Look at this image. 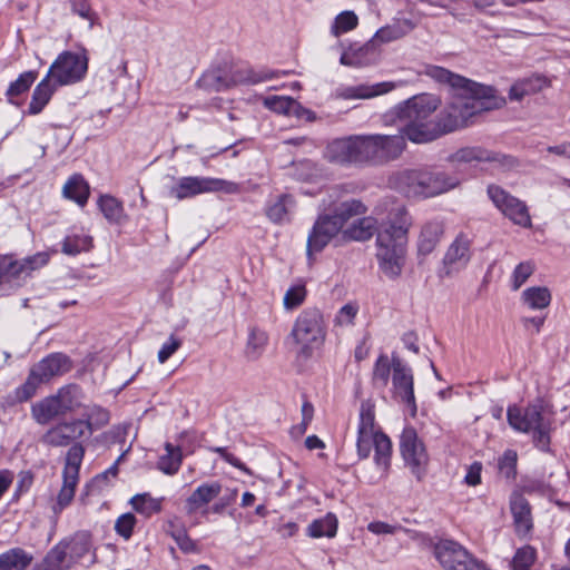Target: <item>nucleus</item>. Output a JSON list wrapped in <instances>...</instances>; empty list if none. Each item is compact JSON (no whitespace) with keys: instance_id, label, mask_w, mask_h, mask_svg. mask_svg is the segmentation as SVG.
I'll return each mask as SVG.
<instances>
[{"instance_id":"nucleus-57","label":"nucleus","mask_w":570,"mask_h":570,"mask_svg":"<svg viewBox=\"0 0 570 570\" xmlns=\"http://www.w3.org/2000/svg\"><path fill=\"white\" fill-rule=\"evenodd\" d=\"M181 345V342L170 336L169 342L165 343L158 352V361L165 363Z\"/></svg>"},{"instance_id":"nucleus-13","label":"nucleus","mask_w":570,"mask_h":570,"mask_svg":"<svg viewBox=\"0 0 570 570\" xmlns=\"http://www.w3.org/2000/svg\"><path fill=\"white\" fill-rule=\"evenodd\" d=\"M400 448L405 464L411 468L417 480L422 479L428 463L425 448L413 428H405L401 434Z\"/></svg>"},{"instance_id":"nucleus-34","label":"nucleus","mask_w":570,"mask_h":570,"mask_svg":"<svg viewBox=\"0 0 570 570\" xmlns=\"http://www.w3.org/2000/svg\"><path fill=\"white\" fill-rule=\"evenodd\" d=\"M63 195L83 206L89 196V186L80 175H75L63 186Z\"/></svg>"},{"instance_id":"nucleus-53","label":"nucleus","mask_w":570,"mask_h":570,"mask_svg":"<svg viewBox=\"0 0 570 570\" xmlns=\"http://www.w3.org/2000/svg\"><path fill=\"white\" fill-rule=\"evenodd\" d=\"M357 24V16L353 11H344L335 19V32H347Z\"/></svg>"},{"instance_id":"nucleus-20","label":"nucleus","mask_w":570,"mask_h":570,"mask_svg":"<svg viewBox=\"0 0 570 570\" xmlns=\"http://www.w3.org/2000/svg\"><path fill=\"white\" fill-rule=\"evenodd\" d=\"M48 259L47 253H38L22 261L1 259L6 283L20 278L22 275H29L32 271L46 265Z\"/></svg>"},{"instance_id":"nucleus-15","label":"nucleus","mask_w":570,"mask_h":570,"mask_svg":"<svg viewBox=\"0 0 570 570\" xmlns=\"http://www.w3.org/2000/svg\"><path fill=\"white\" fill-rule=\"evenodd\" d=\"M392 383L394 397L404 403L411 414L416 413V403L413 390V375L405 363L395 354L392 355Z\"/></svg>"},{"instance_id":"nucleus-11","label":"nucleus","mask_w":570,"mask_h":570,"mask_svg":"<svg viewBox=\"0 0 570 570\" xmlns=\"http://www.w3.org/2000/svg\"><path fill=\"white\" fill-rule=\"evenodd\" d=\"M88 69L85 55L65 51L58 56L48 71L56 86H65L81 80Z\"/></svg>"},{"instance_id":"nucleus-4","label":"nucleus","mask_w":570,"mask_h":570,"mask_svg":"<svg viewBox=\"0 0 570 570\" xmlns=\"http://www.w3.org/2000/svg\"><path fill=\"white\" fill-rule=\"evenodd\" d=\"M438 100L431 96H414L395 108L400 131L413 142L425 144L435 140L433 114Z\"/></svg>"},{"instance_id":"nucleus-46","label":"nucleus","mask_w":570,"mask_h":570,"mask_svg":"<svg viewBox=\"0 0 570 570\" xmlns=\"http://www.w3.org/2000/svg\"><path fill=\"white\" fill-rule=\"evenodd\" d=\"M534 564V549L525 546L517 550L512 560L513 570H532Z\"/></svg>"},{"instance_id":"nucleus-26","label":"nucleus","mask_w":570,"mask_h":570,"mask_svg":"<svg viewBox=\"0 0 570 570\" xmlns=\"http://www.w3.org/2000/svg\"><path fill=\"white\" fill-rule=\"evenodd\" d=\"M393 88L391 82H380L373 86L360 85L343 88L337 91L336 96L343 99H368L389 92Z\"/></svg>"},{"instance_id":"nucleus-28","label":"nucleus","mask_w":570,"mask_h":570,"mask_svg":"<svg viewBox=\"0 0 570 570\" xmlns=\"http://www.w3.org/2000/svg\"><path fill=\"white\" fill-rule=\"evenodd\" d=\"M374 39L366 45L354 49L351 47L341 56V63L351 67H362L374 60Z\"/></svg>"},{"instance_id":"nucleus-52","label":"nucleus","mask_w":570,"mask_h":570,"mask_svg":"<svg viewBox=\"0 0 570 570\" xmlns=\"http://www.w3.org/2000/svg\"><path fill=\"white\" fill-rule=\"evenodd\" d=\"M91 239L81 237H67L62 244V252L68 255L79 254L81 250L89 248Z\"/></svg>"},{"instance_id":"nucleus-38","label":"nucleus","mask_w":570,"mask_h":570,"mask_svg":"<svg viewBox=\"0 0 570 570\" xmlns=\"http://www.w3.org/2000/svg\"><path fill=\"white\" fill-rule=\"evenodd\" d=\"M366 210L365 206L362 204V202L357 199H350L346 202H343L338 204L333 213V217L335 219L341 220V226L343 225L352 217L358 216L364 214Z\"/></svg>"},{"instance_id":"nucleus-16","label":"nucleus","mask_w":570,"mask_h":570,"mask_svg":"<svg viewBox=\"0 0 570 570\" xmlns=\"http://www.w3.org/2000/svg\"><path fill=\"white\" fill-rule=\"evenodd\" d=\"M488 194L494 205L514 224L530 226L531 217L527 206L499 186H489Z\"/></svg>"},{"instance_id":"nucleus-62","label":"nucleus","mask_w":570,"mask_h":570,"mask_svg":"<svg viewBox=\"0 0 570 570\" xmlns=\"http://www.w3.org/2000/svg\"><path fill=\"white\" fill-rule=\"evenodd\" d=\"M357 308L351 304L344 305L337 316L340 323H351L355 317Z\"/></svg>"},{"instance_id":"nucleus-50","label":"nucleus","mask_w":570,"mask_h":570,"mask_svg":"<svg viewBox=\"0 0 570 570\" xmlns=\"http://www.w3.org/2000/svg\"><path fill=\"white\" fill-rule=\"evenodd\" d=\"M517 466V453L512 450L504 452L502 458L499 459V471L507 479L514 478Z\"/></svg>"},{"instance_id":"nucleus-56","label":"nucleus","mask_w":570,"mask_h":570,"mask_svg":"<svg viewBox=\"0 0 570 570\" xmlns=\"http://www.w3.org/2000/svg\"><path fill=\"white\" fill-rule=\"evenodd\" d=\"M173 538L176 543L184 552H194L196 551L195 542L188 537L185 529H178L173 532Z\"/></svg>"},{"instance_id":"nucleus-19","label":"nucleus","mask_w":570,"mask_h":570,"mask_svg":"<svg viewBox=\"0 0 570 570\" xmlns=\"http://www.w3.org/2000/svg\"><path fill=\"white\" fill-rule=\"evenodd\" d=\"M553 405L548 397H537V448L549 452L550 432L554 424Z\"/></svg>"},{"instance_id":"nucleus-42","label":"nucleus","mask_w":570,"mask_h":570,"mask_svg":"<svg viewBox=\"0 0 570 570\" xmlns=\"http://www.w3.org/2000/svg\"><path fill=\"white\" fill-rule=\"evenodd\" d=\"M294 200L288 195H281L274 204L267 207L266 215L275 223H282L285 220L288 208L293 206Z\"/></svg>"},{"instance_id":"nucleus-64","label":"nucleus","mask_w":570,"mask_h":570,"mask_svg":"<svg viewBox=\"0 0 570 570\" xmlns=\"http://www.w3.org/2000/svg\"><path fill=\"white\" fill-rule=\"evenodd\" d=\"M18 483V492L27 491L33 481V475L30 472H21Z\"/></svg>"},{"instance_id":"nucleus-49","label":"nucleus","mask_w":570,"mask_h":570,"mask_svg":"<svg viewBox=\"0 0 570 570\" xmlns=\"http://www.w3.org/2000/svg\"><path fill=\"white\" fill-rule=\"evenodd\" d=\"M532 273L533 266L530 262L520 263L512 273V289L518 291L528 281Z\"/></svg>"},{"instance_id":"nucleus-2","label":"nucleus","mask_w":570,"mask_h":570,"mask_svg":"<svg viewBox=\"0 0 570 570\" xmlns=\"http://www.w3.org/2000/svg\"><path fill=\"white\" fill-rule=\"evenodd\" d=\"M404 148L403 135L351 136L333 140L326 157L336 164L382 165L399 158Z\"/></svg>"},{"instance_id":"nucleus-33","label":"nucleus","mask_w":570,"mask_h":570,"mask_svg":"<svg viewBox=\"0 0 570 570\" xmlns=\"http://www.w3.org/2000/svg\"><path fill=\"white\" fill-rule=\"evenodd\" d=\"M72 561L69 559L66 541H60L46 556L45 564L47 570H63L69 568Z\"/></svg>"},{"instance_id":"nucleus-23","label":"nucleus","mask_w":570,"mask_h":570,"mask_svg":"<svg viewBox=\"0 0 570 570\" xmlns=\"http://www.w3.org/2000/svg\"><path fill=\"white\" fill-rule=\"evenodd\" d=\"M511 512L514 519L515 531L519 537H525L532 528L531 505L520 493L511 498Z\"/></svg>"},{"instance_id":"nucleus-47","label":"nucleus","mask_w":570,"mask_h":570,"mask_svg":"<svg viewBox=\"0 0 570 570\" xmlns=\"http://www.w3.org/2000/svg\"><path fill=\"white\" fill-rule=\"evenodd\" d=\"M264 105L278 114L291 115V108H297L296 100L291 97L272 96L264 100Z\"/></svg>"},{"instance_id":"nucleus-48","label":"nucleus","mask_w":570,"mask_h":570,"mask_svg":"<svg viewBox=\"0 0 570 570\" xmlns=\"http://www.w3.org/2000/svg\"><path fill=\"white\" fill-rule=\"evenodd\" d=\"M137 519L132 513H125L121 514L115 522V531L122 537L124 539L128 540L131 534L134 527L136 525Z\"/></svg>"},{"instance_id":"nucleus-43","label":"nucleus","mask_w":570,"mask_h":570,"mask_svg":"<svg viewBox=\"0 0 570 570\" xmlns=\"http://www.w3.org/2000/svg\"><path fill=\"white\" fill-rule=\"evenodd\" d=\"M132 508L145 515L157 513L161 510L160 502L148 493L137 494L131 500Z\"/></svg>"},{"instance_id":"nucleus-27","label":"nucleus","mask_w":570,"mask_h":570,"mask_svg":"<svg viewBox=\"0 0 570 570\" xmlns=\"http://www.w3.org/2000/svg\"><path fill=\"white\" fill-rule=\"evenodd\" d=\"M57 87L56 82H53V80L47 75L33 90L32 98L29 104V114L38 115L41 112L45 106L49 102Z\"/></svg>"},{"instance_id":"nucleus-59","label":"nucleus","mask_w":570,"mask_h":570,"mask_svg":"<svg viewBox=\"0 0 570 570\" xmlns=\"http://www.w3.org/2000/svg\"><path fill=\"white\" fill-rule=\"evenodd\" d=\"M481 471H482V464L480 462L472 463L469 469L468 473L465 475V482L466 484L471 487H475L481 483Z\"/></svg>"},{"instance_id":"nucleus-12","label":"nucleus","mask_w":570,"mask_h":570,"mask_svg":"<svg viewBox=\"0 0 570 570\" xmlns=\"http://www.w3.org/2000/svg\"><path fill=\"white\" fill-rule=\"evenodd\" d=\"M434 553L445 570H478L481 566L462 546L451 540L439 542Z\"/></svg>"},{"instance_id":"nucleus-25","label":"nucleus","mask_w":570,"mask_h":570,"mask_svg":"<svg viewBox=\"0 0 570 570\" xmlns=\"http://www.w3.org/2000/svg\"><path fill=\"white\" fill-rule=\"evenodd\" d=\"M220 491L222 485L218 482L199 485L186 500L185 509L187 514L196 513L202 507L217 498Z\"/></svg>"},{"instance_id":"nucleus-40","label":"nucleus","mask_w":570,"mask_h":570,"mask_svg":"<svg viewBox=\"0 0 570 570\" xmlns=\"http://www.w3.org/2000/svg\"><path fill=\"white\" fill-rule=\"evenodd\" d=\"M99 207L104 214V216L110 223H119L124 215V208L119 200L115 197L105 195L99 199Z\"/></svg>"},{"instance_id":"nucleus-30","label":"nucleus","mask_w":570,"mask_h":570,"mask_svg":"<svg viewBox=\"0 0 570 570\" xmlns=\"http://www.w3.org/2000/svg\"><path fill=\"white\" fill-rule=\"evenodd\" d=\"M382 225L377 227L376 220L373 217H363L354 222L345 232L344 236L358 242L370 239L379 230Z\"/></svg>"},{"instance_id":"nucleus-36","label":"nucleus","mask_w":570,"mask_h":570,"mask_svg":"<svg viewBox=\"0 0 570 570\" xmlns=\"http://www.w3.org/2000/svg\"><path fill=\"white\" fill-rule=\"evenodd\" d=\"M197 86L208 91H220L229 87V79L222 70H208L198 79Z\"/></svg>"},{"instance_id":"nucleus-41","label":"nucleus","mask_w":570,"mask_h":570,"mask_svg":"<svg viewBox=\"0 0 570 570\" xmlns=\"http://www.w3.org/2000/svg\"><path fill=\"white\" fill-rule=\"evenodd\" d=\"M37 78L36 71H26L21 73L17 80L10 83L6 96L10 102H13V98L18 97L29 90L31 85Z\"/></svg>"},{"instance_id":"nucleus-18","label":"nucleus","mask_w":570,"mask_h":570,"mask_svg":"<svg viewBox=\"0 0 570 570\" xmlns=\"http://www.w3.org/2000/svg\"><path fill=\"white\" fill-rule=\"evenodd\" d=\"M341 220L332 215L320 216L307 239V253L321 252L341 230Z\"/></svg>"},{"instance_id":"nucleus-8","label":"nucleus","mask_w":570,"mask_h":570,"mask_svg":"<svg viewBox=\"0 0 570 570\" xmlns=\"http://www.w3.org/2000/svg\"><path fill=\"white\" fill-rule=\"evenodd\" d=\"M70 358L62 353H52L32 366L30 374L21 391L23 399H30L38 386L49 382L55 376H60L71 370Z\"/></svg>"},{"instance_id":"nucleus-32","label":"nucleus","mask_w":570,"mask_h":570,"mask_svg":"<svg viewBox=\"0 0 570 570\" xmlns=\"http://www.w3.org/2000/svg\"><path fill=\"white\" fill-rule=\"evenodd\" d=\"M337 524L336 515L328 512L324 518L314 520L307 527V535L311 538H334L337 532Z\"/></svg>"},{"instance_id":"nucleus-39","label":"nucleus","mask_w":570,"mask_h":570,"mask_svg":"<svg viewBox=\"0 0 570 570\" xmlns=\"http://www.w3.org/2000/svg\"><path fill=\"white\" fill-rule=\"evenodd\" d=\"M268 341V336L264 331L261 330H252L245 350V355L250 361H256L262 355L266 344Z\"/></svg>"},{"instance_id":"nucleus-58","label":"nucleus","mask_w":570,"mask_h":570,"mask_svg":"<svg viewBox=\"0 0 570 570\" xmlns=\"http://www.w3.org/2000/svg\"><path fill=\"white\" fill-rule=\"evenodd\" d=\"M538 151L542 155L546 153L547 155L544 157L549 156H557L562 158H570V144H560L557 146H550L546 148H540Z\"/></svg>"},{"instance_id":"nucleus-60","label":"nucleus","mask_w":570,"mask_h":570,"mask_svg":"<svg viewBox=\"0 0 570 570\" xmlns=\"http://www.w3.org/2000/svg\"><path fill=\"white\" fill-rule=\"evenodd\" d=\"M237 497V490L234 489L232 490L228 494L226 495H223L218 502H216L213 507H212V510L214 513L216 514H220L224 512V510L226 509V507H228L232 502L235 501Z\"/></svg>"},{"instance_id":"nucleus-35","label":"nucleus","mask_w":570,"mask_h":570,"mask_svg":"<svg viewBox=\"0 0 570 570\" xmlns=\"http://www.w3.org/2000/svg\"><path fill=\"white\" fill-rule=\"evenodd\" d=\"M422 171V169L402 170L394 177L395 185L409 194L420 195L419 188H421Z\"/></svg>"},{"instance_id":"nucleus-51","label":"nucleus","mask_w":570,"mask_h":570,"mask_svg":"<svg viewBox=\"0 0 570 570\" xmlns=\"http://www.w3.org/2000/svg\"><path fill=\"white\" fill-rule=\"evenodd\" d=\"M306 296V288L304 285H295L291 287L284 296V306L287 309H293L299 306Z\"/></svg>"},{"instance_id":"nucleus-29","label":"nucleus","mask_w":570,"mask_h":570,"mask_svg":"<svg viewBox=\"0 0 570 570\" xmlns=\"http://www.w3.org/2000/svg\"><path fill=\"white\" fill-rule=\"evenodd\" d=\"M451 159L456 163H471V161H499L508 160L505 156L484 150L479 147H464L459 149L451 156Z\"/></svg>"},{"instance_id":"nucleus-54","label":"nucleus","mask_w":570,"mask_h":570,"mask_svg":"<svg viewBox=\"0 0 570 570\" xmlns=\"http://www.w3.org/2000/svg\"><path fill=\"white\" fill-rule=\"evenodd\" d=\"M534 90L531 79H523L517 81L509 91L511 100L521 101L524 96L530 95Z\"/></svg>"},{"instance_id":"nucleus-3","label":"nucleus","mask_w":570,"mask_h":570,"mask_svg":"<svg viewBox=\"0 0 570 570\" xmlns=\"http://www.w3.org/2000/svg\"><path fill=\"white\" fill-rule=\"evenodd\" d=\"M412 225L404 206L391 210L376 237V259L380 271L390 279L401 276L406 262L407 234Z\"/></svg>"},{"instance_id":"nucleus-37","label":"nucleus","mask_w":570,"mask_h":570,"mask_svg":"<svg viewBox=\"0 0 570 570\" xmlns=\"http://www.w3.org/2000/svg\"><path fill=\"white\" fill-rule=\"evenodd\" d=\"M68 546L69 559L75 562L82 558L91 547L90 534L78 532L70 540H65Z\"/></svg>"},{"instance_id":"nucleus-22","label":"nucleus","mask_w":570,"mask_h":570,"mask_svg":"<svg viewBox=\"0 0 570 570\" xmlns=\"http://www.w3.org/2000/svg\"><path fill=\"white\" fill-rule=\"evenodd\" d=\"M190 435L189 432H183L179 435L180 443L177 445H173L171 443L165 444L166 454L160 456L158 461V469L163 471L166 474L173 475L175 474L181 464L183 461V451L186 450L188 453H193V449H187L185 446V441L189 439Z\"/></svg>"},{"instance_id":"nucleus-24","label":"nucleus","mask_w":570,"mask_h":570,"mask_svg":"<svg viewBox=\"0 0 570 570\" xmlns=\"http://www.w3.org/2000/svg\"><path fill=\"white\" fill-rule=\"evenodd\" d=\"M444 234V224L439 220L426 222L421 229L417 240V253L420 256L431 254L440 243Z\"/></svg>"},{"instance_id":"nucleus-7","label":"nucleus","mask_w":570,"mask_h":570,"mask_svg":"<svg viewBox=\"0 0 570 570\" xmlns=\"http://www.w3.org/2000/svg\"><path fill=\"white\" fill-rule=\"evenodd\" d=\"M80 406L79 387L67 385L56 395L49 396L32 407L35 420L40 424H47L57 416L72 412Z\"/></svg>"},{"instance_id":"nucleus-10","label":"nucleus","mask_w":570,"mask_h":570,"mask_svg":"<svg viewBox=\"0 0 570 570\" xmlns=\"http://www.w3.org/2000/svg\"><path fill=\"white\" fill-rule=\"evenodd\" d=\"M220 190L233 194L238 190V187L235 183L218 178L188 176L180 178L177 185L170 188L169 195L178 200H183L199 194Z\"/></svg>"},{"instance_id":"nucleus-17","label":"nucleus","mask_w":570,"mask_h":570,"mask_svg":"<svg viewBox=\"0 0 570 570\" xmlns=\"http://www.w3.org/2000/svg\"><path fill=\"white\" fill-rule=\"evenodd\" d=\"M472 238L460 233L449 246L443 258V272L445 276H452L454 273L463 269L471 258Z\"/></svg>"},{"instance_id":"nucleus-44","label":"nucleus","mask_w":570,"mask_h":570,"mask_svg":"<svg viewBox=\"0 0 570 570\" xmlns=\"http://www.w3.org/2000/svg\"><path fill=\"white\" fill-rule=\"evenodd\" d=\"M508 421L509 424L522 432H528L532 428V416L528 411L523 412L518 406H510L508 410Z\"/></svg>"},{"instance_id":"nucleus-1","label":"nucleus","mask_w":570,"mask_h":570,"mask_svg":"<svg viewBox=\"0 0 570 570\" xmlns=\"http://www.w3.org/2000/svg\"><path fill=\"white\" fill-rule=\"evenodd\" d=\"M425 73L440 83H448L453 91L450 102L434 117V131H438L435 139L464 127L471 117L499 109L505 104V99L498 96L494 88L474 82L445 68L429 66Z\"/></svg>"},{"instance_id":"nucleus-5","label":"nucleus","mask_w":570,"mask_h":570,"mask_svg":"<svg viewBox=\"0 0 570 570\" xmlns=\"http://www.w3.org/2000/svg\"><path fill=\"white\" fill-rule=\"evenodd\" d=\"M356 448L360 459L368 458L374 448L376 464L387 470L392 443L387 435L375 428L374 407L370 402H363L361 405Z\"/></svg>"},{"instance_id":"nucleus-14","label":"nucleus","mask_w":570,"mask_h":570,"mask_svg":"<svg viewBox=\"0 0 570 570\" xmlns=\"http://www.w3.org/2000/svg\"><path fill=\"white\" fill-rule=\"evenodd\" d=\"M86 430L91 432L90 420L61 422L50 428L41 436V442L48 446L65 448L80 439L85 434Z\"/></svg>"},{"instance_id":"nucleus-45","label":"nucleus","mask_w":570,"mask_h":570,"mask_svg":"<svg viewBox=\"0 0 570 570\" xmlns=\"http://www.w3.org/2000/svg\"><path fill=\"white\" fill-rule=\"evenodd\" d=\"M392 370V361L386 355H380L373 370V383L376 386L385 387L387 385L390 373Z\"/></svg>"},{"instance_id":"nucleus-55","label":"nucleus","mask_w":570,"mask_h":570,"mask_svg":"<svg viewBox=\"0 0 570 570\" xmlns=\"http://www.w3.org/2000/svg\"><path fill=\"white\" fill-rule=\"evenodd\" d=\"M72 12L77 13L81 18H85L89 21V29H91L95 24V20L97 18L96 13L91 10L90 4L87 0H70Z\"/></svg>"},{"instance_id":"nucleus-6","label":"nucleus","mask_w":570,"mask_h":570,"mask_svg":"<svg viewBox=\"0 0 570 570\" xmlns=\"http://www.w3.org/2000/svg\"><path fill=\"white\" fill-rule=\"evenodd\" d=\"M291 338L299 357L309 358L325 340L323 316L318 309H306L297 317Z\"/></svg>"},{"instance_id":"nucleus-63","label":"nucleus","mask_w":570,"mask_h":570,"mask_svg":"<svg viewBox=\"0 0 570 570\" xmlns=\"http://www.w3.org/2000/svg\"><path fill=\"white\" fill-rule=\"evenodd\" d=\"M368 530L376 534L393 533L395 528L384 522H372L368 524Z\"/></svg>"},{"instance_id":"nucleus-21","label":"nucleus","mask_w":570,"mask_h":570,"mask_svg":"<svg viewBox=\"0 0 570 570\" xmlns=\"http://www.w3.org/2000/svg\"><path fill=\"white\" fill-rule=\"evenodd\" d=\"M458 184L459 180L456 178L450 177L445 173L423 170L419 193L425 197H431L445 193L454 188Z\"/></svg>"},{"instance_id":"nucleus-9","label":"nucleus","mask_w":570,"mask_h":570,"mask_svg":"<svg viewBox=\"0 0 570 570\" xmlns=\"http://www.w3.org/2000/svg\"><path fill=\"white\" fill-rule=\"evenodd\" d=\"M85 455V448L81 443H73L67 454L62 472L63 484L58 493L57 502L52 507L55 514H59L69 505L75 497L76 487L79 479L80 465Z\"/></svg>"},{"instance_id":"nucleus-31","label":"nucleus","mask_w":570,"mask_h":570,"mask_svg":"<svg viewBox=\"0 0 570 570\" xmlns=\"http://www.w3.org/2000/svg\"><path fill=\"white\" fill-rule=\"evenodd\" d=\"M32 557L21 548H13L0 554V570H24Z\"/></svg>"},{"instance_id":"nucleus-61","label":"nucleus","mask_w":570,"mask_h":570,"mask_svg":"<svg viewBox=\"0 0 570 570\" xmlns=\"http://www.w3.org/2000/svg\"><path fill=\"white\" fill-rule=\"evenodd\" d=\"M551 293L548 287L537 286V309H544L551 303Z\"/></svg>"}]
</instances>
